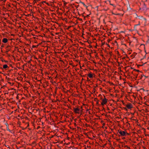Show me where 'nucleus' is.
Instances as JSON below:
<instances>
[{"label": "nucleus", "instance_id": "f257e3e1", "mask_svg": "<svg viewBox=\"0 0 149 149\" xmlns=\"http://www.w3.org/2000/svg\"><path fill=\"white\" fill-rule=\"evenodd\" d=\"M32 7L30 6H29V12H30L31 13L30 14H29V15H29V16L30 15L31 16L32 15L31 14V13H32V10L31 9V8Z\"/></svg>", "mask_w": 149, "mask_h": 149}, {"label": "nucleus", "instance_id": "f03ea898", "mask_svg": "<svg viewBox=\"0 0 149 149\" xmlns=\"http://www.w3.org/2000/svg\"><path fill=\"white\" fill-rule=\"evenodd\" d=\"M107 102V99L105 97V98L102 100V102L101 103V104L102 105H104V104H105Z\"/></svg>", "mask_w": 149, "mask_h": 149}, {"label": "nucleus", "instance_id": "7ed1b4c3", "mask_svg": "<svg viewBox=\"0 0 149 149\" xmlns=\"http://www.w3.org/2000/svg\"><path fill=\"white\" fill-rule=\"evenodd\" d=\"M126 107L129 109H130L132 107V105L130 103L126 105Z\"/></svg>", "mask_w": 149, "mask_h": 149}, {"label": "nucleus", "instance_id": "20e7f679", "mask_svg": "<svg viewBox=\"0 0 149 149\" xmlns=\"http://www.w3.org/2000/svg\"><path fill=\"white\" fill-rule=\"evenodd\" d=\"M119 133L122 136H124L126 134V132L124 131H120L119 132Z\"/></svg>", "mask_w": 149, "mask_h": 149}, {"label": "nucleus", "instance_id": "39448f33", "mask_svg": "<svg viewBox=\"0 0 149 149\" xmlns=\"http://www.w3.org/2000/svg\"><path fill=\"white\" fill-rule=\"evenodd\" d=\"M2 41L3 43H6L8 41V40L7 38H4L2 40Z\"/></svg>", "mask_w": 149, "mask_h": 149}, {"label": "nucleus", "instance_id": "423d86ee", "mask_svg": "<svg viewBox=\"0 0 149 149\" xmlns=\"http://www.w3.org/2000/svg\"><path fill=\"white\" fill-rule=\"evenodd\" d=\"M74 111L76 113H78V112L79 111V109L78 108H74Z\"/></svg>", "mask_w": 149, "mask_h": 149}, {"label": "nucleus", "instance_id": "0eeeda50", "mask_svg": "<svg viewBox=\"0 0 149 149\" xmlns=\"http://www.w3.org/2000/svg\"><path fill=\"white\" fill-rule=\"evenodd\" d=\"M8 65L6 64L4 65L3 66V68L4 69H6L7 68H8Z\"/></svg>", "mask_w": 149, "mask_h": 149}, {"label": "nucleus", "instance_id": "6e6552de", "mask_svg": "<svg viewBox=\"0 0 149 149\" xmlns=\"http://www.w3.org/2000/svg\"><path fill=\"white\" fill-rule=\"evenodd\" d=\"M88 76L90 78H91L93 77V74H88Z\"/></svg>", "mask_w": 149, "mask_h": 149}, {"label": "nucleus", "instance_id": "1a4fd4ad", "mask_svg": "<svg viewBox=\"0 0 149 149\" xmlns=\"http://www.w3.org/2000/svg\"><path fill=\"white\" fill-rule=\"evenodd\" d=\"M146 6L145 5V4H144V6L143 8V10H145L146 9Z\"/></svg>", "mask_w": 149, "mask_h": 149}, {"label": "nucleus", "instance_id": "9d476101", "mask_svg": "<svg viewBox=\"0 0 149 149\" xmlns=\"http://www.w3.org/2000/svg\"><path fill=\"white\" fill-rule=\"evenodd\" d=\"M7 130L9 131L10 132H11V131L9 129L8 127H6Z\"/></svg>", "mask_w": 149, "mask_h": 149}, {"label": "nucleus", "instance_id": "9b49d317", "mask_svg": "<svg viewBox=\"0 0 149 149\" xmlns=\"http://www.w3.org/2000/svg\"><path fill=\"white\" fill-rule=\"evenodd\" d=\"M80 3H81L82 4H83V5H84V6L87 7L85 5V4L84 3L81 2H80Z\"/></svg>", "mask_w": 149, "mask_h": 149}, {"label": "nucleus", "instance_id": "f8f14e48", "mask_svg": "<svg viewBox=\"0 0 149 149\" xmlns=\"http://www.w3.org/2000/svg\"><path fill=\"white\" fill-rule=\"evenodd\" d=\"M30 136H31V139L32 136H33V134L32 133H31V134H30Z\"/></svg>", "mask_w": 149, "mask_h": 149}, {"label": "nucleus", "instance_id": "ddd939ff", "mask_svg": "<svg viewBox=\"0 0 149 149\" xmlns=\"http://www.w3.org/2000/svg\"><path fill=\"white\" fill-rule=\"evenodd\" d=\"M31 114V112H29V115H28L29 117H31V116H30V114Z\"/></svg>", "mask_w": 149, "mask_h": 149}, {"label": "nucleus", "instance_id": "4468645a", "mask_svg": "<svg viewBox=\"0 0 149 149\" xmlns=\"http://www.w3.org/2000/svg\"><path fill=\"white\" fill-rule=\"evenodd\" d=\"M5 124L6 125V127H8V123H5Z\"/></svg>", "mask_w": 149, "mask_h": 149}, {"label": "nucleus", "instance_id": "2eb2a0df", "mask_svg": "<svg viewBox=\"0 0 149 149\" xmlns=\"http://www.w3.org/2000/svg\"><path fill=\"white\" fill-rule=\"evenodd\" d=\"M134 70L135 71H136L138 72L139 71V70H136V69H134Z\"/></svg>", "mask_w": 149, "mask_h": 149}, {"label": "nucleus", "instance_id": "dca6fc26", "mask_svg": "<svg viewBox=\"0 0 149 149\" xmlns=\"http://www.w3.org/2000/svg\"><path fill=\"white\" fill-rule=\"evenodd\" d=\"M140 25V24H138L136 25V26H138V25Z\"/></svg>", "mask_w": 149, "mask_h": 149}, {"label": "nucleus", "instance_id": "f3484780", "mask_svg": "<svg viewBox=\"0 0 149 149\" xmlns=\"http://www.w3.org/2000/svg\"><path fill=\"white\" fill-rule=\"evenodd\" d=\"M30 63V61H29V62H28V63H29H29Z\"/></svg>", "mask_w": 149, "mask_h": 149}, {"label": "nucleus", "instance_id": "a211bd4d", "mask_svg": "<svg viewBox=\"0 0 149 149\" xmlns=\"http://www.w3.org/2000/svg\"><path fill=\"white\" fill-rule=\"evenodd\" d=\"M28 41H29V42H30V41L29 40Z\"/></svg>", "mask_w": 149, "mask_h": 149}, {"label": "nucleus", "instance_id": "6ab92c4d", "mask_svg": "<svg viewBox=\"0 0 149 149\" xmlns=\"http://www.w3.org/2000/svg\"><path fill=\"white\" fill-rule=\"evenodd\" d=\"M111 5L112 6H113V4H111Z\"/></svg>", "mask_w": 149, "mask_h": 149}, {"label": "nucleus", "instance_id": "aec40b11", "mask_svg": "<svg viewBox=\"0 0 149 149\" xmlns=\"http://www.w3.org/2000/svg\"><path fill=\"white\" fill-rule=\"evenodd\" d=\"M29 108H28V109H29L30 108L29 107Z\"/></svg>", "mask_w": 149, "mask_h": 149}, {"label": "nucleus", "instance_id": "412c9836", "mask_svg": "<svg viewBox=\"0 0 149 149\" xmlns=\"http://www.w3.org/2000/svg\"><path fill=\"white\" fill-rule=\"evenodd\" d=\"M28 129H29V130H30V128H28Z\"/></svg>", "mask_w": 149, "mask_h": 149}, {"label": "nucleus", "instance_id": "4be33fe9", "mask_svg": "<svg viewBox=\"0 0 149 149\" xmlns=\"http://www.w3.org/2000/svg\"><path fill=\"white\" fill-rule=\"evenodd\" d=\"M28 83H29V82H28Z\"/></svg>", "mask_w": 149, "mask_h": 149}]
</instances>
